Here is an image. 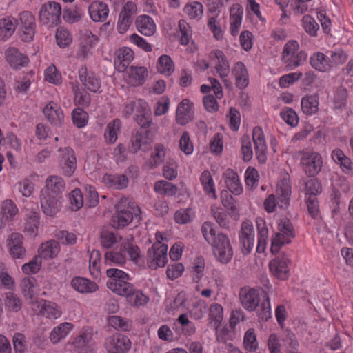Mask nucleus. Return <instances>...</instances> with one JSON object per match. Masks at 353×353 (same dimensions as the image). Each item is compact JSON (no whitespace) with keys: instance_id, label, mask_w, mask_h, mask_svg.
<instances>
[{"instance_id":"nucleus-36","label":"nucleus","mask_w":353,"mask_h":353,"mask_svg":"<svg viewBox=\"0 0 353 353\" xmlns=\"http://www.w3.org/2000/svg\"><path fill=\"white\" fill-rule=\"evenodd\" d=\"M256 227L259 232L258 244L256 251L259 253H262L265 251L267 239L268 236V230L266 226L265 222L262 219L259 218L256 220Z\"/></svg>"},{"instance_id":"nucleus-51","label":"nucleus","mask_w":353,"mask_h":353,"mask_svg":"<svg viewBox=\"0 0 353 353\" xmlns=\"http://www.w3.org/2000/svg\"><path fill=\"white\" fill-rule=\"evenodd\" d=\"M121 121L119 119H114L112 123H108L105 132V137L109 143H114L117 139V131L120 130Z\"/></svg>"},{"instance_id":"nucleus-41","label":"nucleus","mask_w":353,"mask_h":353,"mask_svg":"<svg viewBox=\"0 0 353 353\" xmlns=\"http://www.w3.org/2000/svg\"><path fill=\"white\" fill-rule=\"evenodd\" d=\"M16 28L14 19L12 18L0 20V40H6L10 37Z\"/></svg>"},{"instance_id":"nucleus-9","label":"nucleus","mask_w":353,"mask_h":353,"mask_svg":"<svg viewBox=\"0 0 353 353\" xmlns=\"http://www.w3.org/2000/svg\"><path fill=\"white\" fill-rule=\"evenodd\" d=\"M239 241L242 252L244 254L250 253L254 245L253 225L250 221L248 220L242 223L239 233Z\"/></svg>"},{"instance_id":"nucleus-11","label":"nucleus","mask_w":353,"mask_h":353,"mask_svg":"<svg viewBox=\"0 0 353 353\" xmlns=\"http://www.w3.org/2000/svg\"><path fill=\"white\" fill-rule=\"evenodd\" d=\"M290 263V259L287 255L282 253L280 256L274 259H272L270 263L269 267L271 272L276 278L285 280L288 277V264Z\"/></svg>"},{"instance_id":"nucleus-4","label":"nucleus","mask_w":353,"mask_h":353,"mask_svg":"<svg viewBox=\"0 0 353 353\" xmlns=\"http://www.w3.org/2000/svg\"><path fill=\"white\" fill-rule=\"evenodd\" d=\"M106 274L110 278L108 288L116 294L128 292L130 289V283L128 281L130 277L128 274L117 268H110L106 270Z\"/></svg>"},{"instance_id":"nucleus-17","label":"nucleus","mask_w":353,"mask_h":353,"mask_svg":"<svg viewBox=\"0 0 353 353\" xmlns=\"http://www.w3.org/2000/svg\"><path fill=\"white\" fill-rule=\"evenodd\" d=\"M46 188L43 193L62 198V194L65 191V182L60 176H50L46 179Z\"/></svg>"},{"instance_id":"nucleus-16","label":"nucleus","mask_w":353,"mask_h":353,"mask_svg":"<svg viewBox=\"0 0 353 353\" xmlns=\"http://www.w3.org/2000/svg\"><path fill=\"white\" fill-rule=\"evenodd\" d=\"M23 236L19 233H12L9 237L10 253L14 259H24L26 250L23 246Z\"/></svg>"},{"instance_id":"nucleus-64","label":"nucleus","mask_w":353,"mask_h":353,"mask_svg":"<svg viewBox=\"0 0 353 353\" xmlns=\"http://www.w3.org/2000/svg\"><path fill=\"white\" fill-rule=\"evenodd\" d=\"M4 301L6 306L10 310L17 312L21 309V301L17 295L13 293H6Z\"/></svg>"},{"instance_id":"nucleus-62","label":"nucleus","mask_w":353,"mask_h":353,"mask_svg":"<svg viewBox=\"0 0 353 353\" xmlns=\"http://www.w3.org/2000/svg\"><path fill=\"white\" fill-rule=\"evenodd\" d=\"M282 119L292 127H295L299 123V118L295 111L290 108L281 112Z\"/></svg>"},{"instance_id":"nucleus-20","label":"nucleus","mask_w":353,"mask_h":353,"mask_svg":"<svg viewBox=\"0 0 353 353\" xmlns=\"http://www.w3.org/2000/svg\"><path fill=\"white\" fill-rule=\"evenodd\" d=\"M43 112L50 123L54 125H61L64 115L60 108H57V105L54 102H50L43 110Z\"/></svg>"},{"instance_id":"nucleus-12","label":"nucleus","mask_w":353,"mask_h":353,"mask_svg":"<svg viewBox=\"0 0 353 353\" xmlns=\"http://www.w3.org/2000/svg\"><path fill=\"white\" fill-rule=\"evenodd\" d=\"M252 139L254 143L255 153L259 163H264L266 161L267 146L265 137L261 128L256 126L252 130Z\"/></svg>"},{"instance_id":"nucleus-58","label":"nucleus","mask_w":353,"mask_h":353,"mask_svg":"<svg viewBox=\"0 0 353 353\" xmlns=\"http://www.w3.org/2000/svg\"><path fill=\"white\" fill-rule=\"evenodd\" d=\"M306 194L309 196H315L320 194L322 191L321 184L317 179H310L305 182Z\"/></svg>"},{"instance_id":"nucleus-34","label":"nucleus","mask_w":353,"mask_h":353,"mask_svg":"<svg viewBox=\"0 0 353 353\" xmlns=\"http://www.w3.org/2000/svg\"><path fill=\"white\" fill-rule=\"evenodd\" d=\"M39 216L36 212L31 211L26 215L24 223V232L30 236L37 234Z\"/></svg>"},{"instance_id":"nucleus-38","label":"nucleus","mask_w":353,"mask_h":353,"mask_svg":"<svg viewBox=\"0 0 353 353\" xmlns=\"http://www.w3.org/2000/svg\"><path fill=\"white\" fill-rule=\"evenodd\" d=\"M236 79V85L240 89H243L248 85V73L245 65L241 62L236 63L233 70Z\"/></svg>"},{"instance_id":"nucleus-2","label":"nucleus","mask_w":353,"mask_h":353,"mask_svg":"<svg viewBox=\"0 0 353 353\" xmlns=\"http://www.w3.org/2000/svg\"><path fill=\"white\" fill-rule=\"evenodd\" d=\"M135 120L140 126V129L136 134L137 148L132 150L134 152H136L137 150H144L145 149L144 147L150 144L154 137V132L150 129L152 122L149 114L142 110L140 112V114L137 115Z\"/></svg>"},{"instance_id":"nucleus-48","label":"nucleus","mask_w":353,"mask_h":353,"mask_svg":"<svg viewBox=\"0 0 353 353\" xmlns=\"http://www.w3.org/2000/svg\"><path fill=\"white\" fill-rule=\"evenodd\" d=\"M154 190L161 194L173 196L177 192L178 188L170 182L159 181L155 183Z\"/></svg>"},{"instance_id":"nucleus-42","label":"nucleus","mask_w":353,"mask_h":353,"mask_svg":"<svg viewBox=\"0 0 353 353\" xmlns=\"http://www.w3.org/2000/svg\"><path fill=\"white\" fill-rule=\"evenodd\" d=\"M72 325L70 323H63L54 328L50 335V339L53 343H58L63 339L69 332Z\"/></svg>"},{"instance_id":"nucleus-37","label":"nucleus","mask_w":353,"mask_h":353,"mask_svg":"<svg viewBox=\"0 0 353 353\" xmlns=\"http://www.w3.org/2000/svg\"><path fill=\"white\" fill-rule=\"evenodd\" d=\"M332 157L336 163L340 164L344 172L346 174L353 173V163L350 159L344 154L341 150L336 149L333 150Z\"/></svg>"},{"instance_id":"nucleus-47","label":"nucleus","mask_w":353,"mask_h":353,"mask_svg":"<svg viewBox=\"0 0 353 353\" xmlns=\"http://www.w3.org/2000/svg\"><path fill=\"white\" fill-rule=\"evenodd\" d=\"M37 281L34 277L25 278L21 281V286L27 299H30L31 303L33 302L34 297V288Z\"/></svg>"},{"instance_id":"nucleus-22","label":"nucleus","mask_w":353,"mask_h":353,"mask_svg":"<svg viewBox=\"0 0 353 353\" xmlns=\"http://www.w3.org/2000/svg\"><path fill=\"white\" fill-rule=\"evenodd\" d=\"M210 57L212 60H217L216 70L220 77L223 79L227 77L230 71V66L223 52L220 50H214L210 52Z\"/></svg>"},{"instance_id":"nucleus-52","label":"nucleus","mask_w":353,"mask_h":353,"mask_svg":"<svg viewBox=\"0 0 353 353\" xmlns=\"http://www.w3.org/2000/svg\"><path fill=\"white\" fill-rule=\"evenodd\" d=\"M279 232L276 234H279L281 236L280 239L283 240L285 236L292 238L295 236L293 225L288 219L281 221V223L279 224Z\"/></svg>"},{"instance_id":"nucleus-61","label":"nucleus","mask_w":353,"mask_h":353,"mask_svg":"<svg viewBox=\"0 0 353 353\" xmlns=\"http://www.w3.org/2000/svg\"><path fill=\"white\" fill-rule=\"evenodd\" d=\"M165 156V148L163 145L157 144L155 146V152L152 155L150 161V166L157 167L164 160Z\"/></svg>"},{"instance_id":"nucleus-35","label":"nucleus","mask_w":353,"mask_h":353,"mask_svg":"<svg viewBox=\"0 0 353 353\" xmlns=\"http://www.w3.org/2000/svg\"><path fill=\"white\" fill-rule=\"evenodd\" d=\"M278 196V205L281 208L286 209L290 204V198L291 194V187L288 182L282 181L276 189Z\"/></svg>"},{"instance_id":"nucleus-5","label":"nucleus","mask_w":353,"mask_h":353,"mask_svg":"<svg viewBox=\"0 0 353 353\" xmlns=\"http://www.w3.org/2000/svg\"><path fill=\"white\" fill-rule=\"evenodd\" d=\"M168 246L157 242L150 248L147 252L148 265L152 270H156L159 267H163L167 262Z\"/></svg>"},{"instance_id":"nucleus-13","label":"nucleus","mask_w":353,"mask_h":353,"mask_svg":"<svg viewBox=\"0 0 353 353\" xmlns=\"http://www.w3.org/2000/svg\"><path fill=\"white\" fill-rule=\"evenodd\" d=\"M239 299L242 306L248 311H254L260 303L259 292L252 288H241Z\"/></svg>"},{"instance_id":"nucleus-29","label":"nucleus","mask_w":353,"mask_h":353,"mask_svg":"<svg viewBox=\"0 0 353 353\" xmlns=\"http://www.w3.org/2000/svg\"><path fill=\"white\" fill-rule=\"evenodd\" d=\"M282 347L285 353H300L299 352V343L291 331L285 330L282 336Z\"/></svg>"},{"instance_id":"nucleus-3","label":"nucleus","mask_w":353,"mask_h":353,"mask_svg":"<svg viewBox=\"0 0 353 353\" xmlns=\"http://www.w3.org/2000/svg\"><path fill=\"white\" fill-rule=\"evenodd\" d=\"M116 213L111 220L112 227L114 228H124L129 225L133 219H141V210L134 203H128L126 207L122 204L115 205Z\"/></svg>"},{"instance_id":"nucleus-40","label":"nucleus","mask_w":353,"mask_h":353,"mask_svg":"<svg viewBox=\"0 0 353 353\" xmlns=\"http://www.w3.org/2000/svg\"><path fill=\"white\" fill-rule=\"evenodd\" d=\"M301 108L304 113L311 115L319 110V97L316 94L303 97L301 100Z\"/></svg>"},{"instance_id":"nucleus-7","label":"nucleus","mask_w":353,"mask_h":353,"mask_svg":"<svg viewBox=\"0 0 353 353\" xmlns=\"http://www.w3.org/2000/svg\"><path fill=\"white\" fill-rule=\"evenodd\" d=\"M59 166L63 174L70 177L72 175L77 168V160L74 152L70 147L60 148L59 150Z\"/></svg>"},{"instance_id":"nucleus-60","label":"nucleus","mask_w":353,"mask_h":353,"mask_svg":"<svg viewBox=\"0 0 353 353\" xmlns=\"http://www.w3.org/2000/svg\"><path fill=\"white\" fill-rule=\"evenodd\" d=\"M41 266V257L35 256L32 260L22 266V271L27 274H34L40 270Z\"/></svg>"},{"instance_id":"nucleus-27","label":"nucleus","mask_w":353,"mask_h":353,"mask_svg":"<svg viewBox=\"0 0 353 353\" xmlns=\"http://www.w3.org/2000/svg\"><path fill=\"white\" fill-rule=\"evenodd\" d=\"M136 26L138 31L145 36H151L155 32V24L151 17L147 15H141L136 20Z\"/></svg>"},{"instance_id":"nucleus-19","label":"nucleus","mask_w":353,"mask_h":353,"mask_svg":"<svg viewBox=\"0 0 353 353\" xmlns=\"http://www.w3.org/2000/svg\"><path fill=\"white\" fill-rule=\"evenodd\" d=\"M108 6L103 2L94 1L89 6L90 18L96 22L104 21L108 16Z\"/></svg>"},{"instance_id":"nucleus-23","label":"nucleus","mask_w":353,"mask_h":353,"mask_svg":"<svg viewBox=\"0 0 353 353\" xmlns=\"http://www.w3.org/2000/svg\"><path fill=\"white\" fill-rule=\"evenodd\" d=\"M223 178L228 190L235 195H239L243 190L239 176L231 169H228L223 174Z\"/></svg>"},{"instance_id":"nucleus-46","label":"nucleus","mask_w":353,"mask_h":353,"mask_svg":"<svg viewBox=\"0 0 353 353\" xmlns=\"http://www.w3.org/2000/svg\"><path fill=\"white\" fill-rule=\"evenodd\" d=\"M133 238L131 237L130 240H128L126 242H123L121 245V250L124 252L125 254L128 253L130 256L131 259L137 263L139 259L140 258L141 251L137 245H135L132 243Z\"/></svg>"},{"instance_id":"nucleus-14","label":"nucleus","mask_w":353,"mask_h":353,"mask_svg":"<svg viewBox=\"0 0 353 353\" xmlns=\"http://www.w3.org/2000/svg\"><path fill=\"white\" fill-rule=\"evenodd\" d=\"M61 199L56 196L42 193L40 202L43 213L50 216L57 214L61 208Z\"/></svg>"},{"instance_id":"nucleus-56","label":"nucleus","mask_w":353,"mask_h":353,"mask_svg":"<svg viewBox=\"0 0 353 353\" xmlns=\"http://www.w3.org/2000/svg\"><path fill=\"white\" fill-rule=\"evenodd\" d=\"M302 22L306 32L312 37H315L319 29V26L315 19L310 15H305L303 17Z\"/></svg>"},{"instance_id":"nucleus-53","label":"nucleus","mask_w":353,"mask_h":353,"mask_svg":"<svg viewBox=\"0 0 353 353\" xmlns=\"http://www.w3.org/2000/svg\"><path fill=\"white\" fill-rule=\"evenodd\" d=\"M8 220L12 221L18 213V208L12 200H5L1 205L0 211Z\"/></svg>"},{"instance_id":"nucleus-10","label":"nucleus","mask_w":353,"mask_h":353,"mask_svg":"<svg viewBox=\"0 0 353 353\" xmlns=\"http://www.w3.org/2000/svg\"><path fill=\"white\" fill-rule=\"evenodd\" d=\"M21 38L25 42L31 41L35 34V19L31 12L24 11L20 14Z\"/></svg>"},{"instance_id":"nucleus-33","label":"nucleus","mask_w":353,"mask_h":353,"mask_svg":"<svg viewBox=\"0 0 353 353\" xmlns=\"http://www.w3.org/2000/svg\"><path fill=\"white\" fill-rule=\"evenodd\" d=\"M71 285L81 293L92 292L98 289V285L95 283L82 277L73 279Z\"/></svg>"},{"instance_id":"nucleus-59","label":"nucleus","mask_w":353,"mask_h":353,"mask_svg":"<svg viewBox=\"0 0 353 353\" xmlns=\"http://www.w3.org/2000/svg\"><path fill=\"white\" fill-rule=\"evenodd\" d=\"M243 345L250 352L254 351L257 347V342L254 329H249L245 334Z\"/></svg>"},{"instance_id":"nucleus-39","label":"nucleus","mask_w":353,"mask_h":353,"mask_svg":"<svg viewBox=\"0 0 353 353\" xmlns=\"http://www.w3.org/2000/svg\"><path fill=\"white\" fill-rule=\"evenodd\" d=\"M310 64L314 69L321 72H327L332 68V63L326 56L321 52L314 54L310 58Z\"/></svg>"},{"instance_id":"nucleus-31","label":"nucleus","mask_w":353,"mask_h":353,"mask_svg":"<svg viewBox=\"0 0 353 353\" xmlns=\"http://www.w3.org/2000/svg\"><path fill=\"white\" fill-rule=\"evenodd\" d=\"M243 13V8L239 4H234L230 8L231 34L233 36H236L239 32Z\"/></svg>"},{"instance_id":"nucleus-43","label":"nucleus","mask_w":353,"mask_h":353,"mask_svg":"<svg viewBox=\"0 0 353 353\" xmlns=\"http://www.w3.org/2000/svg\"><path fill=\"white\" fill-rule=\"evenodd\" d=\"M200 181L205 193L211 195L214 199H216L214 181L208 170H205L201 173Z\"/></svg>"},{"instance_id":"nucleus-15","label":"nucleus","mask_w":353,"mask_h":353,"mask_svg":"<svg viewBox=\"0 0 353 353\" xmlns=\"http://www.w3.org/2000/svg\"><path fill=\"white\" fill-rule=\"evenodd\" d=\"M106 344L109 345V351L112 353H125L131 346L130 339L121 334L108 338Z\"/></svg>"},{"instance_id":"nucleus-26","label":"nucleus","mask_w":353,"mask_h":353,"mask_svg":"<svg viewBox=\"0 0 353 353\" xmlns=\"http://www.w3.org/2000/svg\"><path fill=\"white\" fill-rule=\"evenodd\" d=\"M60 251L59 243L55 240H50L45 243H42L39 248L41 259H51L55 257Z\"/></svg>"},{"instance_id":"nucleus-8","label":"nucleus","mask_w":353,"mask_h":353,"mask_svg":"<svg viewBox=\"0 0 353 353\" xmlns=\"http://www.w3.org/2000/svg\"><path fill=\"white\" fill-rule=\"evenodd\" d=\"M61 8L59 3L49 1L42 6L39 12V20L43 24L57 25L60 20Z\"/></svg>"},{"instance_id":"nucleus-21","label":"nucleus","mask_w":353,"mask_h":353,"mask_svg":"<svg viewBox=\"0 0 353 353\" xmlns=\"http://www.w3.org/2000/svg\"><path fill=\"white\" fill-rule=\"evenodd\" d=\"M79 79L83 85L90 91L96 92L100 88L99 81L94 74L88 72L87 68L82 66L79 70Z\"/></svg>"},{"instance_id":"nucleus-1","label":"nucleus","mask_w":353,"mask_h":353,"mask_svg":"<svg viewBox=\"0 0 353 353\" xmlns=\"http://www.w3.org/2000/svg\"><path fill=\"white\" fill-rule=\"evenodd\" d=\"M205 240L213 248L214 254L222 263H228L232 258L233 250L228 236L216 230L213 223L206 221L201 227Z\"/></svg>"},{"instance_id":"nucleus-50","label":"nucleus","mask_w":353,"mask_h":353,"mask_svg":"<svg viewBox=\"0 0 353 353\" xmlns=\"http://www.w3.org/2000/svg\"><path fill=\"white\" fill-rule=\"evenodd\" d=\"M157 68L160 73L167 74L168 75L171 74L174 70V63L168 55H162L159 57Z\"/></svg>"},{"instance_id":"nucleus-55","label":"nucleus","mask_w":353,"mask_h":353,"mask_svg":"<svg viewBox=\"0 0 353 353\" xmlns=\"http://www.w3.org/2000/svg\"><path fill=\"white\" fill-rule=\"evenodd\" d=\"M88 114L82 108H77L72 112V119L78 128L84 127L88 121Z\"/></svg>"},{"instance_id":"nucleus-57","label":"nucleus","mask_w":353,"mask_h":353,"mask_svg":"<svg viewBox=\"0 0 353 353\" xmlns=\"http://www.w3.org/2000/svg\"><path fill=\"white\" fill-rule=\"evenodd\" d=\"M184 12L190 19H196L203 14V5L198 1L188 3L184 8Z\"/></svg>"},{"instance_id":"nucleus-44","label":"nucleus","mask_w":353,"mask_h":353,"mask_svg":"<svg viewBox=\"0 0 353 353\" xmlns=\"http://www.w3.org/2000/svg\"><path fill=\"white\" fill-rule=\"evenodd\" d=\"M41 307V312L46 314L48 317L57 319L61 316V312L58 310L57 305L50 301L41 300L38 305Z\"/></svg>"},{"instance_id":"nucleus-18","label":"nucleus","mask_w":353,"mask_h":353,"mask_svg":"<svg viewBox=\"0 0 353 353\" xmlns=\"http://www.w3.org/2000/svg\"><path fill=\"white\" fill-rule=\"evenodd\" d=\"M6 59L11 67L14 69H19L21 67L26 65L29 62L28 57L21 53L15 48H10L6 52Z\"/></svg>"},{"instance_id":"nucleus-6","label":"nucleus","mask_w":353,"mask_h":353,"mask_svg":"<svg viewBox=\"0 0 353 353\" xmlns=\"http://www.w3.org/2000/svg\"><path fill=\"white\" fill-rule=\"evenodd\" d=\"M301 165L308 176H314L321 170L323 165L321 156L315 152H304L301 158Z\"/></svg>"},{"instance_id":"nucleus-28","label":"nucleus","mask_w":353,"mask_h":353,"mask_svg":"<svg viewBox=\"0 0 353 353\" xmlns=\"http://www.w3.org/2000/svg\"><path fill=\"white\" fill-rule=\"evenodd\" d=\"M129 82L133 86L143 85L148 76V70L145 67L131 66L129 69Z\"/></svg>"},{"instance_id":"nucleus-32","label":"nucleus","mask_w":353,"mask_h":353,"mask_svg":"<svg viewBox=\"0 0 353 353\" xmlns=\"http://www.w3.org/2000/svg\"><path fill=\"white\" fill-rule=\"evenodd\" d=\"M130 290L128 292L118 293L120 296H126L128 302L133 306H139L145 304L148 301L147 297L139 290H134L133 285L130 283Z\"/></svg>"},{"instance_id":"nucleus-63","label":"nucleus","mask_w":353,"mask_h":353,"mask_svg":"<svg viewBox=\"0 0 353 353\" xmlns=\"http://www.w3.org/2000/svg\"><path fill=\"white\" fill-rule=\"evenodd\" d=\"M55 236L61 243L65 245H73L77 241L76 234L67 230L58 231Z\"/></svg>"},{"instance_id":"nucleus-45","label":"nucleus","mask_w":353,"mask_h":353,"mask_svg":"<svg viewBox=\"0 0 353 353\" xmlns=\"http://www.w3.org/2000/svg\"><path fill=\"white\" fill-rule=\"evenodd\" d=\"M121 239V236H117L108 228H103L101 232L100 239L101 245L104 248H110L114 243Z\"/></svg>"},{"instance_id":"nucleus-24","label":"nucleus","mask_w":353,"mask_h":353,"mask_svg":"<svg viewBox=\"0 0 353 353\" xmlns=\"http://www.w3.org/2000/svg\"><path fill=\"white\" fill-rule=\"evenodd\" d=\"M74 351L76 353H87L92 346V334L83 332L73 342Z\"/></svg>"},{"instance_id":"nucleus-49","label":"nucleus","mask_w":353,"mask_h":353,"mask_svg":"<svg viewBox=\"0 0 353 353\" xmlns=\"http://www.w3.org/2000/svg\"><path fill=\"white\" fill-rule=\"evenodd\" d=\"M125 254L121 249L119 252H107L105 254V264L110 266L112 263L123 265L126 261Z\"/></svg>"},{"instance_id":"nucleus-25","label":"nucleus","mask_w":353,"mask_h":353,"mask_svg":"<svg viewBox=\"0 0 353 353\" xmlns=\"http://www.w3.org/2000/svg\"><path fill=\"white\" fill-rule=\"evenodd\" d=\"M191 103L190 100L185 99L178 105L176 119L179 124L184 125L191 120Z\"/></svg>"},{"instance_id":"nucleus-30","label":"nucleus","mask_w":353,"mask_h":353,"mask_svg":"<svg viewBox=\"0 0 353 353\" xmlns=\"http://www.w3.org/2000/svg\"><path fill=\"white\" fill-rule=\"evenodd\" d=\"M103 181L108 187L117 190L125 188L128 184V179L125 174H105L103 177Z\"/></svg>"},{"instance_id":"nucleus-54","label":"nucleus","mask_w":353,"mask_h":353,"mask_svg":"<svg viewBox=\"0 0 353 353\" xmlns=\"http://www.w3.org/2000/svg\"><path fill=\"white\" fill-rule=\"evenodd\" d=\"M108 324L117 330L123 331H128L131 328L130 321L119 316H110L108 319Z\"/></svg>"}]
</instances>
